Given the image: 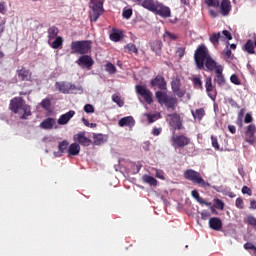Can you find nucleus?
Instances as JSON below:
<instances>
[{"mask_svg":"<svg viewBox=\"0 0 256 256\" xmlns=\"http://www.w3.org/2000/svg\"><path fill=\"white\" fill-rule=\"evenodd\" d=\"M184 179L191 181L194 185H200V187H211L209 182H206L201 174L193 169H188L184 171Z\"/></svg>","mask_w":256,"mask_h":256,"instance_id":"3","label":"nucleus"},{"mask_svg":"<svg viewBox=\"0 0 256 256\" xmlns=\"http://www.w3.org/2000/svg\"><path fill=\"white\" fill-rule=\"evenodd\" d=\"M71 86V83L69 82H56L55 87L60 93H63L64 95H69V88Z\"/></svg>","mask_w":256,"mask_h":256,"instance_id":"19","label":"nucleus"},{"mask_svg":"<svg viewBox=\"0 0 256 256\" xmlns=\"http://www.w3.org/2000/svg\"><path fill=\"white\" fill-rule=\"evenodd\" d=\"M71 93H74V94L83 93V87L70 83L69 94Z\"/></svg>","mask_w":256,"mask_h":256,"instance_id":"36","label":"nucleus"},{"mask_svg":"<svg viewBox=\"0 0 256 256\" xmlns=\"http://www.w3.org/2000/svg\"><path fill=\"white\" fill-rule=\"evenodd\" d=\"M230 81L231 83H233L234 85H241V80L239 79V76H237L236 74H232L230 76Z\"/></svg>","mask_w":256,"mask_h":256,"instance_id":"51","label":"nucleus"},{"mask_svg":"<svg viewBox=\"0 0 256 256\" xmlns=\"http://www.w3.org/2000/svg\"><path fill=\"white\" fill-rule=\"evenodd\" d=\"M76 63L77 65H79V67L91 69V66L95 64V61H93V58L91 56L84 54L78 58Z\"/></svg>","mask_w":256,"mask_h":256,"instance_id":"8","label":"nucleus"},{"mask_svg":"<svg viewBox=\"0 0 256 256\" xmlns=\"http://www.w3.org/2000/svg\"><path fill=\"white\" fill-rule=\"evenodd\" d=\"M105 71H107V73L110 75H115L117 73V67H115V65H113L111 62H107L105 64Z\"/></svg>","mask_w":256,"mask_h":256,"instance_id":"33","label":"nucleus"},{"mask_svg":"<svg viewBox=\"0 0 256 256\" xmlns=\"http://www.w3.org/2000/svg\"><path fill=\"white\" fill-rule=\"evenodd\" d=\"M93 143L94 145H101L103 143V134H94Z\"/></svg>","mask_w":256,"mask_h":256,"instance_id":"45","label":"nucleus"},{"mask_svg":"<svg viewBox=\"0 0 256 256\" xmlns=\"http://www.w3.org/2000/svg\"><path fill=\"white\" fill-rule=\"evenodd\" d=\"M119 127H135V119L132 116H126L118 121Z\"/></svg>","mask_w":256,"mask_h":256,"instance_id":"18","label":"nucleus"},{"mask_svg":"<svg viewBox=\"0 0 256 256\" xmlns=\"http://www.w3.org/2000/svg\"><path fill=\"white\" fill-rule=\"evenodd\" d=\"M208 217H211V214L208 211L204 210L201 212V219H203V221H207Z\"/></svg>","mask_w":256,"mask_h":256,"instance_id":"61","label":"nucleus"},{"mask_svg":"<svg viewBox=\"0 0 256 256\" xmlns=\"http://www.w3.org/2000/svg\"><path fill=\"white\" fill-rule=\"evenodd\" d=\"M101 15H102L101 12L93 11V14L91 16V21H94V22L97 21V19H99V17H101Z\"/></svg>","mask_w":256,"mask_h":256,"instance_id":"60","label":"nucleus"},{"mask_svg":"<svg viewBox=\"0 0 256 256\" xmlns=\"http://www.w3.org/2000/svg\"><path fill=\"white\" fill-rule=\"evenodd\" d=\"M150 47L156 55H161V49L163 47V43L161 40H154L153 42L150 43Z\"/></svg>","mask_w":256,"mask_h":256,"instance_id":"26","label":"nucleus"},{"mask_svg":"<svg viewBox=\"0 0 256 256\" xmlns=\"http://www.w3.org/2000/svg\"><path fill=\"white\" fill-rule=\"evenodd\" d=\"M194 61L197 69L200 71L204 69V71L215 72L214 83H217L219 87H223L225 85L226 80L223 75V65L217 64V61L211 57L209 53V49L205 44H201L197 47L194 53Z\"/></svg>","mask_w":256,"mask_h":256,"instance_id":"1","label":"nucleus"},{"mask_svg":"<svg viewBox=\"0 0 256 256\" xmlns=\"http://www.w3.org/2000/svg\"><path fill=\"white\" fill-rule=\"evenodd\" d=\"M205 3L208 7H214L215 9H219V0H205Z\"/></svg>","mask_w":256,"mask_h":256,"instance_id":"46","label":"nucleus"},{"mask_svg":"<svg viewBox=\"0 0 256 256\" xmlns=\"http://www.w3.org/2000/svg\"><path fill=\"white\" fill-rule=\"evenodd\" d=\"M222 35H223V37H225V39H227L228 41H231V39H233V36L231 35V32H229V30H223V31H222Z\"/></svg>","mask_w":256,"mask_h":256,"instance_id":"57","label":"nucleus"},{"mask_svg":"<svg viewBox=\"0 0 256 256\" xmlns=\"http://www.w3.org/2000/svg\"><path fill=\"white\" fill-rule=\"evenodd\" d=\"M69 149V141L63 140L62 142H59L58 144V150L60 153H63L64 151H68Z\"/></svg>","mask_w":256,"mask_h":256,"instance_id":"35","label":"nucleus"},{"mask_svg":"<svg viewBox=\"0 0 256 256\" xmlns=\"http://www.w3.org/2000/svg\"><path fill=\"white\" fill-rule=\"evenodd\" d=\"M143 183H147L148 185H151L152 187H157V179L153 176H149L147 174L142 176Z\"/></svg>","mask_w":256,"mask_h":256,"instance_id":"29","label":"nucleus"},{"mask_svg":"<svg viewBox=\"0 0 256 256\" xmlns=\"http://www.w3.org/2000/svg\"><path fill=\"white\" fill-rule=\"evenodd\" d=\"M242 193H243V195H251V189L247 186H243Z\"/></svg>","mask_w":256,"mask_h":256,"instance_id":"63","label":"nucleus"},{"mask_svg":"<svg viewBox=\"0 0 256 256\" xmlns=\"http://www.w3.org/2000/svg\"><path fill=\"white\" fill-rule=\"evenodd\" d=\"M172 91H175L179 88H181V80L176 79L171 82Z\"/></svg>","mask_w":256,"mask_h":256,"instance_id":"50","label":"nucleus"},{"mask_svg":"<svg viewBox=\"0 0 256 256\" xmlns=\"http://www.w3.org/2000/svg\"><path fill=\"white\" fill-rule=\"evenodd\" d=\"M148 123H155L157 119H161V114H147Z\"/></svg>","mask_w":256,"mask_h":256,"instance_id":"47","label":"nucleus"},{"mask_svg":"<svg viewBox=\"0 0 256 256\" xmlns=\"http://www.w3.org/2000/svg\"><path fill=\"white\" fill-rule=\"evenodd\" d=\"M152 89H159L160 91H167V81L162 75H157L150 81Z\"/></svg>","mask_w":256,"mask_h":256,"instance_id":"6","label":"nucleus"},{"mask_svg":"<svg viewBox=\"0 0 256 256\" xmlns=\"http://www.w3.org/2000/svg\"><path fill=\"white\" fill-rule=\"evenodd\" d=\"M162 131H163L162 128L154 127L152 130V135H154V137H157L158 135H161Z\"/></svg>","mask_w":256,"mask_h":256,"instance_id":"59","label":"nucleus"},{"mask_svg":"<svg viewBox=\"0 0 256 256\" xmlns=\"http://www.w3.org/2000/svg\"><path fill=\"white\" fill-rule=\"evenodd\" d=\"M74 141H77L83 147H89L92 141L85 136V132H79L73 136Z\"/></svg>","mask_w":256,"mask_h":256,"instance_id":"15","label":"nucleus"},{"mask_svg":"<svg viewBox=\"0 0 256 256\" xmlns=\"http://www.w3.org/2000/svg\"><path fill=\"white\" fill-rule=\"evenodd\" d=\"M68 157H75L81 153V146L77 143H72L67 150Z\"/></svg>","mask_w":256,"mask_h":256,"instance_id":"22","label":"nucleus"},{"mask_svg":"<svg viewBox=\"0 0 256 256\" xmlns=\"http://www.w3.org/2000/svg\"><path fill=\"white\" fill-rule=\"evenodd\" d=\"M25 105V100L22 97H14L10 101V110L17 114L19 113V109H22Z\"/></svg>","mask_w":256,"mask_h":256,"instance_id":"9","label":"nucleus"},{"mask_svg":"<svg viewBox=\"0 0 256 256\" xmlns=\"http://www.w3.org/2000/svg\"><path fill=\"white\" fill-rule=\"evenodd\" d=\"M255 132H256L255 124H250L247 127L246 132H245L246 143H249L250 145H255V143H256Z\"/></svg>","mask_w":256,"mask_h":256,"instance_id":"11","label":"nucleus"},{"mask_svg":"<svg viewBox=\"0 0 256 256\" xmlns=\"http://www.w3.org/2000/svg\"><path fill=\"white\" fill-rule=\"evenodd\" d=\"M222 55H224L226 59H233L234 55L231 49H229V42H227L226 48L222 51Z\"/></svg>","mask_w":256,"mask_h":256,"instance_id":"40","label":"nucleus"},{"mask_svg":"<svg viewBox=\"0 0 256 256\" xmlns=\"http://www.w3.org/2000/svg\"><path fill=\"white\" fill-rule=\"evenodd\" d=\"M40 106L42 107V109H44L45 111H49V109H51V99L49 98H45L41 101Z\"/></svg>","mask_w":256,"mask_h":256,"instance_id":"38","label":"nucleus"},{"mask_svg":"<svg viewBox=\"0 0 256 256\" xmlns=\"http://www.w3.org/2000/svg\"><path fill=\"white\" fill-rule=\"evenodd\" d=\"M22 111L24 113L20 117V119H27V117H30V115H31V108L29 106H27V104L23 106Z\"/></svg>","mask_w":256,"mask_h":256,"instance_id":"44","label":"nucleus"},{"mask_svg":"<svg viewBox=\"0 0 256 256\" xmlns=\"http://www.w3.org/2000/svg\"><path fill=\"white\" fill-rule=\"evenodd\" d=\"M152 13H155V15H159V17H163L164 19H167L171 17V8L163 5V3L156 1V6L154 7V10Z\"/></svg>","mask_w":256,"mask_h":256,"instance_id":"5","label":"nucleus"},{"mask_svg":"<svg viewBox=\"0 0 256 256\" xmlns=\"http://www.w3.org/2000/svg\"><path fill=\"white\" fill-rule=\"evenodd\" d=\"M155 97L160 105H164L169 95H167L165 92H162V90H160L155 92Z\"/></svg>","mask_w":256,"mask_h":256,"instance_id":"28","label":"nucleus"},{"mask_svg":"<svg viewBox=\"0 0 256 256\" xmlns=\"http://www.w3.org/2000/svg\"><path fill=\"white\" fill-rule=\"evenodd\" d=\"M173 93L175 95H177V97H179V98L185 97V90H183L181 88H177L176 90L173 91Z\"/></svg>","mask_w":256,"mask_h":256,"instance_id":"55","label":"nucleus"},{"mask_svg":"<svg viewBox=\"0 0 256 256\" xmlns=\"http://www.w3.org/2000/svg\"><path fill=\"white\" fill-rule=\"evenodd\" d=\"M220 39H222L221 32L213 33L209 37V41H210V43H212V45H214V47L219 46V40Z\"/></svg>","mask_w":256,"mask_h":256,"instance_id":"30","label":"nucleus"},{"mask_svg":"<svg viewBox=\"0 0 256 256\" xmlns=\"http://www.w3.org/2000/svg\"><path fill=\"white\" fill-rule=\"evenodd\" d=\"M59 35V28L56 26H52L48 29V39L51 41V39H55V37H58Z\"/></svg>","mask_w":256,"mask_h":256,"instance_id":"32","label":"nucleus"},{"mask_svg":"<svg viewBox=\"0 0 256 256\" xmlns=\"http://www.w3.org/2000/svg\"><path fill=\"white\" fill-rule=\"evenodd\" d=\"M191 195L194 199H196L197 203H200V205H206V207H211V202H207L203 198H201L197 190H193L191 192Z\"/></svg>","mask_w":256,"mask_h":256,"instance_id":"27","label":"nucleus"},{"mask_svg":"<svg viewBox=\"0 0 256 256\" xmlns=\"http://www.w3.org/2000/svg\"><path fill=\"white\" fill-rule=\"evenodd\" d=\"M214 208L219 209L220 211H223L225 209V202L219 198L214 199Z\"/></svg>","mask_w":256,"mask_h":256,"instance_id":"37","label":"nucleus"},{"mask_svg":"<svg viewBox=\"0 0 256 256\" xmlns=\"http://www.w3.org/2000/svg\"><path fill=\"white\" fill-rule=\"evenodd\" d=\"M0 13L1 15L7 13V4L5 2H0Z\"/></svg>","mask_w":256,"mask_h":256,"instance_id":"58","label":"nucleus"},{"mask_svg":"<svg viewBox=\"0 0 256 256\" xmlns=\"http://www.w3.org/2000/svg\"><path fill=\"white\" fill-rule=\"evenodd\" d=\"M141 7H143L144 9H147V11H151V13H153V11L155 10V7L157 5V1L155 0H141L140 4Z\"/></svg>","mask_w":256,"mask_h":256,"instance_id":"20","label":"nucleus"},{"mask_svg":"<svg viewBox=\"0 0 256 256\" xmlns=\"http://www.w3.org/2000/svg\"><path fill=\"white\" fill-rule=\"evenodd\" d=\"M192 83H193L195 89H200L201 91H203V81L201 80V78L194 77L192 79Z\"/></svg>","mask_w":256,"mask_h":256,"instance_id":"34","label":"nucleus"},{"mask_svg":"<svg viewBox=\"0 0 256 256\" xmlns=\"http://www.w3.org/2000/svg\"><path fill=\"white\" fill-rule=\"evenodd\" d=\"M235 205L237 207V209H245V202L243 201V198L238 197L236 199Z\"/></svg>","mask_w":256,"mask_h":256,"instance_id":"49","label":"nucleus"},{"mask_svg":"<svg viewBox=\"0 0 256 256\" xmlns=\"http://www.w3.org/2000/svg\"><path fill=\"white\" fill-rule=\"evenodd\" d=\"M63 45V38L61 36L56 37L55 41L51 44L52 49H59Z\"/></svg>","mask_w":256,"mask_h":256,"instance_id":"42","label":"nucleus"},{"mask_svg":"<svg viewBox=\"0 0 256 256\" xmlns=\"http://www.w3.org/2000/svg\"><path fill=\"white\" fill-rule=\"evenodd\" d=\"M173 147H187V144L189 143V139L185 135H177L172 136L171 138Z\"/></svg>","mask_w":256,"mask_h":256,"instance_id":"10","label":"nucleus"},{"mask_svg":"<svg viewBox=\"0 0 256 256\" xmlns=\"http://www.w3.org/2000/svg\"><path fill=\"white\" fill-rule=\"evenodd\" d=\"M132 15H133V10L132 9H126L122 13V16L124 17V19H131Z\"/></svg>","mask_w":256,"mask_h":256,"instance_id":"53","label":"nucleus"},{"mask_svg":"<svg viewBox=\"0 0 256 256\" xmlns=\"http://www.w3.org/2000/svg\"><path fill=\"white\" fill-rule=\"evenodd\" d=\"M84 111L85 113H95V107H93L91 104H86L84 106Z\"/></svg>","mask_w":256,"mask_h":256,"instance_id":"54","label":"nucleus"},{"mask_svg":"<svg viewBox=\"0 0 256 256\" xmlns=\"http://www.w3.org/2000/svg\"><path fill=\"white\" fill-rule=\"evenodd\" d=\"M247 223L248 225H251V227H254V229H256V218L254 216H247Z\"/></svg>","mask_w":256,"mask_h":256,"instance_id":"52","label":"nucleus"},{"mask_svg":"<svg viewBox=\"0 0 256 256\" xmlns=\"http://www.w3.org/2000/svg\"><path fill=\"white\" fill-rule=\"evenodd\" d=\"M209 227L213 231H221L223 229V221H221V218L212 217L209 219Z\"/></svg>","mask_w":256,"mask_h":256,"instance_id":"16","label":"nucleus"},{"mask_svg":"<svg viewBox=\"0 0 256 256\" xmlns=\"http://www.w3.org/2000/svg\"><path fill=\"white\" fill-rule=\"evenodd\" d=\"M253 121V117L251 114L247 113L244 118V123H251Z\"/></svg>","mask_w":256,"mask_h":256,"instance_id":"64","label":"nucleus"},{"mask_svg":"<svg viewBox=\"0 0 256 256\" xmlns=\"http://www.w3.org/2000/svg\"><path fill=\"white\" fill-rule=\"evenodd\" d=\"M18 78L20 79V81H31L32 77H33V73L31 72V70L22 67L21 69H18L16 71Z\"/></svg>","mask_w":256,"mask_h":256,"instance_id":"14","label":"nucleus"},{"mask_svg":"<svg viewBox=\"0 0 256 256\" xmlns=\"http://www.w3.org/2000/svg\"><path fill=\"white\" fill-rule=\"evenodd\" d=\"M164 37H167L168 39H171V41H177L179 39V36L175 33H171L169 31H166L164 33Z\"/></svg>","mask_w":256,"mask_h":256,"instance_id":"48","label":"nucleus"},{"mask_svg":"<svg viewBox=\"0 0 256 256\" xmlns=\"http://www.w3.org/2000/svg\"><path fill=\"white\" fill-rule=\"evenodd\" d=\"M243 51H246V53H249V55H254L255 53V43L253 40H247L244 46L242 47Z\"/></svg>","mask_w":256,"mask_h":256,"instance_id":"25","label":"nucleus"},{"mask_svg":"<svg viewBox=\"0 0 256 256\" xmlns=\"http://www.w3.org/2000/svg\"><path fill=\"white\" fill-rule=\"evenodd\" d=\"M112 101L116 103L118 107H123L125 105V102L123 101L121 96H119L118 94H113Z\"/></svg>","mask_w":256,"mask_h":256,"instance_id":"39","label":"nucleus"},{"mask_svg":"<svg viewBox=\"0 0 256 256\" xmlns=\"http://www.w3.org/2000/svg\"><path fill=\"white\" fill-rule=\"evenodd\" d=\"M75 117V111L70 110L65 114H62L58 119V125H67L71 119Z\"/></svg>","mask_w":256,"mask_h":256,"instance_id":"17","label":"nucleus"},{"mask_svg":"<svg viewBox=\"0 0 256 256\" xmlns=\"http://www.w3.org/2000/svg\"><path fill=\"white\" fill-rule=\"evenodd\" d=\"M125 49H128L129 53H135V55H139V49L133 43H129L125 46Z\"/></svg>","mask_w":256,"mask_h":256,"instance_id":"43","label":"nucleus"},{"mask_svg":"<svg viewBox=\"0 0 256 256\" xmlns=\"http://www.w3.org/2000/svg\"><path fill=\"white\" fill-rule=\"evenodd\" d=\"M254 247L255 245H253L251 242H247L244 244V249H246V251H249V249L253 251Z\"/></svg>","mask_w":256,"mask_h":256,"instance_id":"62","label":"nucleus"},{"mask_svg":"<svg viewBox=\"0 0 256 256\" xmlns=\"http://www.w3.org/2000/svg\"><path fill=\"white\" fill-rule=\"evenodd\" d=\"M55 123L56 121L54 118H46L40 123V129H53Z\"/></svg>","mask_w":256,"mask_h":256,"instance_id":"23","label":"nucleus"},{"mask_svg":"<svg viewBox=\"0 0 256 256\" xmlns=\"http://www.w3.org/2000/svg\"><path fill=\"white\" fill-rule=\"evenodd\" d=\"M191 113H192V117L195 119V121H198L199 123H201V121L205 117V109H203V108L191 110Z\"/></svg>","mask_w":256,"mask_h":256,"instance_id":"24","label":"nucleus"},{"mask_svg":"<svg viewBox=\"0 0 256 256\" xmlns=\"http://www.w3.org/2000/svg\"><path fill=\"white\" fill-rule=\"evenodd\" d=\"M135 91L137 95H140V97L144 99L147 105H151L153 103V92L147 89V87L142 85H136Z\"/></svg>","mask_w":256,"mask_h":256,"instance_id":"4","label":"nucleus"},{"mask_svg":"<svg viewBox=\"0 0 256 256\" xmlns=\"http://www.w3.org/2000/svg\"><path fill=\"white\" fill-rule=\"evenodd\" d=\"M164 105L167 109H175V105H177V98L168 96Z\"/></svg>","mask_w":256,"mask_h":256,"instance_id":"31","label":"nucleus"},{"mask_svg":"<svg viewBox=\"0 0 256 256\" xmlns=\"http://www.w3.org/2000/svg\"><path fill=\"white\" fill-rule=\"evenodd\" d=\"M92 46L93 42L91 40H79L73 41L70 49L72 53H76V55H87V53H91Z\"/></svg>","mask_w":256,"mask_h":256,"instance_id":"2","label":"nucleus"},{"mask_svg":"<svg viewBox=\"0 0 256 256\" xmlns=\"http://www.w3.org/2000/svg\"><path fill=\"white\" fill-rule=\"evenodd\" d=\"M168 117H170V125L175 131H181V129H183V120H181L179 114H168Z\"/></svg>","mask_w":256,"mask_h":256,"instance_id":"7","label":"nucleus"},{"mask_svg":"<svg viewBox=\"0 0 256 256\" xmlns=\"http://www.w3.org/2000/svg\"><path fill=\"white\" fill-rule=\"evenodd\" d=\"M92 11L103 14V2H93Z\"/></svg>","mask_w":256,"mask_h":256,"instance_id":"41","label":"nucleus"},{"mask_svg":"<svg viewBox=\"0 0 256 256\" xmlns=\"http://www.w3.org/2000/svg\"><path fill=\"white\" fill-rule=\"evenodd\" d=\"M219 13L223 15V17H227L231 13V0H222L219 2Z\"/></svg>","mask_w":256,"mask_h":256,"instance_id":"13","label":"nucleus"},{"mask_svg":"<svg viewBox=\"0 0 256 256\" xmlns=\"http://www.w3.org/2000/svg\"><path fill=\"white\" fill-rule=\"evenodd\" d=\"M109 37H110V41H113L114 43H119V41L123 39V31L117 28H113Z\"/></svg>","mask_w":256,"mask_h":256,"instance_id":"21","label":"nucleus"},{"mask_svg":"<svg viewBox=\"0 0 256 256\" xmlns=\"http://www.w3.org/2000/svg\"><path fill=\"white\" fill-rule=\"evenodd\" d=\"M205 87L208 97H210L212 101H215L217 97V91H215V87L213 86V80L211 79V77L206 78Z\"/></svg>","mask_w":256,"mask_h":256,"instance_id":"12","label":"nucleus"},{"mask_svg":"<svg viewBox=\"0 0 256 256\" xmlns=\"http://www.w3.org/2000/svg\"><path fill=\"white\" fill-rule=\"evenodd\" d=\"M211 141H212V147H214L216 151H219V142L217 141V137L211 136Z\"/></svg>","mask_w":256,"mask_h":256,"instance_id":"56","label":"nucleus"}]
</instances>
